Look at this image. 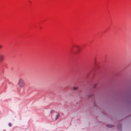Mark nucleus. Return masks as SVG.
<instances>
[{
	"label": "nucleus",
	"mask_w": 131,
	"mask_h": 131,
	"mask_svg": "<svg viewBox=\"0 0 131 131\" xmlns=\"http://www.w3.org/2000/svg\"><path fill=\"white\" fill-rule=\"evenodd\" d=\"M24 85L25 83L23 80L21 79H20L18 83V86L21 87L24 86Z\"/></svg>",
	"instance_id": "obj_1"
},
{
	"label": "nucleus",
	"mask_w": 131,
	"mask_h": 131,
	"mask_svg": "<svg viewBox=\"0 0 131 131\" xmlns=\"http://www.w3.org/2000/svg\"><path fill=\"white\" fill-rule=\"evenodd\" d=\"M4 56L3 54L0 55V62H2L4 59Z\"/></svg>",
	"instance_id": "obj_2"
},
{
	"label": "nucleus",
	"mask_w": 131,
	"mask_h": 131,
	"mask_svg": "<svg viewBox=\"0 0 131 131\" xmlns=\"http://www.w3.org/2000/svg\"><path fill=\"white\" fill-rule=\"evenodd\" d=\"M106 126L107 127H109V128H111V127H112V126L110 125H106Z\"/></svg>",
	"instance_id": "obj_3"
},
{
	"label": "nucleus",
	"mask_w": 131,
	"mask_h": 131,
	"mask_svg": "<svg viewBox=\"0 0 131 131\" xmlns=\"http://www.w3.org/2000/svg\"><path fill=\"white\" fill-rule=\"evenodd\" d=\"M59 114H58L57 115V116L56 118V119H57L59 117Z\"/></svg>",
	"instance_id": "obj_4"
},
{
	"label": "nucleus",
	"mask_w": 131,
	"mask_h": 131,
	"mask_svg": "<svg viewBox=\"0 0 131 131\" xmlns=\"http://www.w3.org/2000/svg\"><path fill=\"white\" fill-rule=\"evenodd\" d=\"M77 89H78V88L77 87H74L73 88V90H76Z\"/></svg>",
	"instance_id": "obj_5"
},
{
	"label": "nucleus",
	"mask_w": 131,
	"mask_h": 131,
	"mask_svg": "<svg viewBox=\"0 0 131 131\" xmlns=\"http://www.w3.org/2000/svg\"><path fill=\"white\" fill-rule=\"evenodd\" d=\"M3 46L2 45L0 44V49L2 48Z\"/></svg>",
	"instance_id": "obj_6"
},
{
	"label": "nucleus",
	"mask_w": 131,
	"mask_h": 131,
	"mask_svg": "<svg viewBox=\"0 0 131 131\" xmlns=\"http://www.w3.org/2000/svg\"><path fill=\"white\" fill-rule=\"evenodd\" d=\"M8 125H9V126H12V124L11 123H9L8 124Z\"/></svg>",
	"instance_id": "obj_7"
},
{
	"label": "nucleus",
	"mask_w": 131,
	"mask_h": 131,
	"mask_svg": "<svg viewBox=\"0 0 131 131\" xmlns=\"http://www.w3.org/2000/svg\"><path fill=\"white\" fill-rule=\"evenodd\" d=\"M53 112V110H51V113H52Z\"/></svg>",
	"instance_id": "obj_8"
},
{
	"label": "nucleus",
	"mask_w": 131,
	"mask_h": 131,
	"mask_svg": "<svg viewBox=\"0 0 131 131\" xmlns=\"http://www.w3.org/2000/svg\"><path fill=\"white\" fill-rule=\"evenodd\" d=\"M72 48V49H71V51H72V50L73 49H73V48Z\"/></svg>",
	"instance_id": "obj_9"
}]
</instances>
